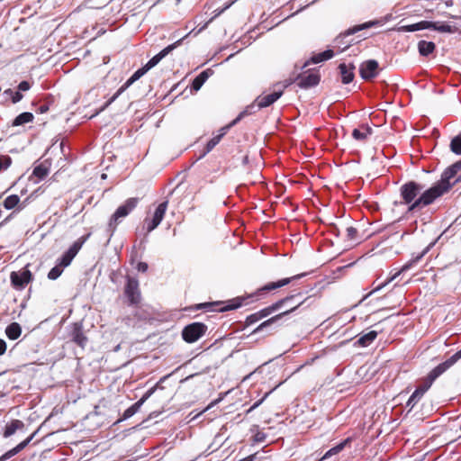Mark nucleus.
I'll list each match as a JSON object with an SVG mask.
<instances>
[{
    "label": "nucleus",
    "mask_w": 461,
    "mask_h": 461,
    "mask_svg": "<svg viewBox=\"0 0 461 461\" xmlns=\"http://www.w3.org/2000/svg\"><path fill=\"white\" fill-rule=\"evenodd\" d=\"M182 40H179L177 41H176L175 43L173 44H170L168 45L167 47H166L165 49H163L159 53H158L157 55H155L154 57H152L148 62L147 64L144 66L148 71L152 68L153 67H155L157 64H158V62L163 59L165 58L168 53H170L175 48H176L180 43H181Z\"/></svg>",
    "instance_id": "21"
},
{
    "label": "nucleus",
    "mask_w": 461,
    "mask_h": 461,
    "mask_svg": "<svg viewBox=\"0 0 461 461\" xmlns=\"http://www.w3.org/2000/svg\"><path fill=\"white\" fill-rule=\"evenodd\" d=\"M154 387L149 389L138 402L126 409L120 420H127L133 416L140 410V406L146 402V400L154 393Z\"/></svg>",
    "instance_id": "22"
},
{
    "label": "nucleus",
    "mask_w": 461,
    "mask_h": 461,
    "mask_svg": "<svg viewBox=\"0 0 461 461\" xmlns=\"http://www.w3.org/2000/svg\"><path fill=\"white\" fill-rule=\"evenodd\" d=\"M24 426L23 422L20 420H12L9 423L5 425V430L3 432V436L5 438H9L14 435L17 429H23Z\"/></svg>",
    "instance_id": "29"
},
{
    "label": "nucleus",
    "mask_w": 461,
    "mask_h": 461,
    "mask_svg": "<svg viewBox=\"0 0 461 461\" xmlns=\"http://www.w3.org/2000/svg\"><path fill=\"white\" fill-rule=\"evenodd\" d=\"M380 23L379 21H370V22H366V23H364L362 24H358V25H355L349 29H348L344 33H341L339 34L337 38H336V42L338 44H340L342 43L343 40L348 37V36H350V35H353L362 30H366V29H369L371 27H374L375 25H378Z\"/></svg>",
    "instance_id": "19"
},
{
    "label": "nucleus",
    "mask_w": 461,
    "mask_h": 461,
    "mask_svg": "<svg viewBox=\"0 0 461 461\" xmlns=\"http://www.w3.org/2000/svg\"><path fill=\"white\" fill-rule=\"evenodd\" d=\"M32 274L27 267L23 268V271H14L10 275L11 283L16 289H23L32 281Z\"/></svg>",
    "instance_id": "12"
},
{
    "label": "nucleus",
    "mask_w": 461,
    "mask_h": 461,
    "mask_svg": "<svg viewBox=\"0 0 461 461\" xmlns=\"http://www.w3.org/2000/svg\"><path fill=\"white\" fill-rule=\"evenodd\" d=\"M34 435H35V432L32 433L30 437H28L26 439H24L21 443H19L16 447L8 450L7 452H5L3 456H0V461H5V460L11 458L12 456H15L16 454H18L23 449H24L29 445V443L32 441Z\"/></svg>",
    "instance_id": "25"
},
{
    "label": "nucleus",
    "mask_w": 461,
    "mask_h": 461,
    "mask_svg": "<svg viewBox=\"0 0 461 461\" xmlns=\"http://www.w3.org/2000/svg\"><path fill=\"white\" fill-rule=\"evenodd\" d=\"M429 388V386L425 382L420 385L409 398L407 406L411 409L413 408Z\"/></svg>",
    "instance_id": "26"
},
{
    "label": "nucleus",
    "mask_w": 461,
    "mask_h": 461,
    "mask_svg": "<svg viewBox=\"0 0 461 461\" xmlns=\"http://www.w3.org/2000/svg\"><path fill=\"white\" fill-rule=\"evenodd\" d=\"M71 340L76 343L78 347L84 348L88 341L87 337L85 335L83 330V325L80 322L73 323L71 331Z\"/></svg>",
    "instance_id": "18"
},
{
    "label": "nucleus",
    "mask_w": 461,
    "mask_h": 461,
    "mask_svg": "<svg viewBox=\"0 0 461 461\" xmlns=\"http://www.w3.org/2000/svg\"><path fill=\"white\" fill-rule=\"evenodd\" d=\"M428 23L430 25L428 29H433V30L440 32H454V27L447 23H440V22H429V21H428Z\"/></svg>",
    "instance_id": "36"
},
{
    "label": "nucleus",
    "mask_w": 461,
    "mask_h": 461,
    "mask_svg": "<svg viewBox=\"0 0 461 461\" xmlns=\"http://www.w3.org/2000/svg\"><path fill=\"white\" fill-rule=\"evenodd\" d=\"M262 320L261 316L259 315L258 312H256L249 316L244 321L243 327L247 328L249 327Z\"/></svg>",
    "instance_id": "41"
},
{
    "label": "nucleus",
    "mask_w": 461,
    "mask_h": 461,
    "mask_svg": "<svg viewBox=\"0 0 461 461\" xmlns=\"http://www.w3.org/2000/svg\"><path fill=\"white\" fill-rule=\"evenodd\" d=\"M34 120V115L32 113L24 112L20 113L18 116L14 118L12 122V126H21L25 123L32 122Z\"/></svg>",
    "instance_id": "31"
},
{
    "label": "nucleus",
    "mask_w": 461,
    "mask_h": 461,
    "mask_svg": "<svg viewBox=\"0 0 461 461\" xmlns=\"http://www.w3.org/2000/svg\"><path fill=\"white\" fill-rule=\"evenodd\" d=\"M429 23L428 21H421L417 23L410 24V25H404L401 26L398 31L399 32H416L420 30L428 29L429 27Z\"/></svg>",
    "instance_id": "35"
},
{
    "label": "nucleus",
    "mask_w": 461,
    "mask_h": 461,
    "mask_svg": "<svg viewBox=\"0 0 461 461\" xmlns=\"http://www.w3.org/2000/svg\"><path fill=\"white\" fill-rule=\"evenodd\" d=\"M32 87V84L28 81H22L19 83L17 88L20 93L28 91Z\"/></svg>",
    "instance_id": "47"
},
{
    "label": "nucleus",
    "mask_w": 461,
    "mask_h": 461,
    "mask_svg": "<svg viewBox=\"0 0 461 461\" xmlns=\"http://www.w3.org/2000/svg\"><path fill=\"white\" fill-rule=\"evenodd\" d=\"M148 69L145 67L139 68L133 73V75L117 90V92L103 105L100 111L106 109L113 102H114L118 96L124 92L131 84L142 77Z\"/></svg>",
    "instance_id": "11"
},
{
    "label": "nucleus",
    "mask_w": 461,
    "mask_h": 461,
    "mask_svg": "<svg viewBox=\"0 0 461 461\" xmlns=\"http://www.w3.org/2000/svg\"><path fill=\"white\" fill-rule=\"evenodd\" d=\"M12 158L8 155L0 156V173L6 170L12 165Z\"/></svg>",
    "instance_id": "44"
},
{
    "label": "nucleus",
    "mask_w": 461,
    "mask_h": 461,
    "mask_svg": "<svg viewBox=\"0 0 461 461\" xmlns=\"http://www.w3.org/2000/svg\"><path fill=\"white\" fill-rule=\"evenodd\" d=\"M262 400L256 402L249 410L248 412L252 411L254 409H256Z\"/></svg>",
    "instance_id": "51"
},
{
    "label": "nucleus",
    "mask_w": 461,
    "mask_h": 461,
    "mask_svg": "<svg viewBox=\"0 0 461 461\" xmlns=\"http://www.w3.org/2000/svg\"><path fill=\"white\" fill-rule=\"evenodd\" d=\"M305 275H306L305 273H302V274H298V275H295V276H293L290 277L282 278L277 281L268 282L266 285H264L263 286L257 289V291L251 295V297L255 296V297L260 298L263 295H266L269 293H273L274 291L289 285L290 283H292L294 280L300 279L301 277L304 276Z\"/></svg>",
    "instance_id": "4"
},
{
    "label": "nucleus",
    "mask_w": 461,
    "mask_h": 461,
    "mask_svg": "<svg viewBox=\"0 0 461 461\" xmlns=\"http://www.w3.org/2000/svg\"><path fill=\"white\" fill-rule=\"evenodd\" d=\"M89 237L90 233H87L77 239L59 258V265L63 268L68 267Z\"/></svg>",
    "instance_id": "8"
},
{
    "label": "nucleus",
    "mask_w": 461,
    "mask_h": 461,
    "mask_svg": "<svg viewBox=\"0 0 461 461\" xmlns=\"http://www.w3.org/2000/svg\"><path fill=\"white\" fill-rule=\"evenodd\" d=\"M348 439H346L345 441L339 443V445H337L336 447L330 448L324 456V457H328V456H330L332 455H336L338 454L339 452H340L345 445L348 443Z\"/></svg>",
    "instance_id": "45"
},
{
    "label": "nucleus",
    "mask_w": 461,
    "mask_h": 461,
    "mask_svg": "<svg viewBox=\"0 0 461 461\" xmlns=\"http://www.w3.org/2000/svg\"><path fill=\"white\" fill-rule=\"evenodd\" d=\"M450 149L453 153L461 155V133L451 140Z\"/></svg>",
    "instance_id": "39"
},
{
    "label": "nucleus",
    "mask_w": 461,
    "mask_h": 461,
    "mask_svg": "<svg viewBox=\"0 0 461 461\" xmlns=\"http://www.w3.org/2000/svg\"><path fill=\"white\" fill-rule=\"evenodd\" d=\"M334 56V52L332 50H327L323 52L313 55L310 60L306 61L303 67V68L308 67L311 63L317 64L328 59H330Z\"/></svg>",
    "instance_id": "27"
},
{
    "label": "nucleus",
    "mask_w": 461,
    "mask_h": 461,
    "mask_svg": "<svg viewBox=\"0 0 461 461\" xmlns=\"http://www.w3.org/2000/svg\"><path fill=\"white\" fill-rule=\"evenodd\" d=\"M208 330L207 325L203 322H193L184 327L181 335L186 343H194L205 335Z\"/></svg>",
    "instance_id": "5"
},
{
    "label": "nucleus",
    "mask_w": 461,
    "mask_h": 461,
    "mask_svg": "<svg viewBox=\"0 0 461 461\" xmlns=\"http://www.w3.org/2000/svg\"><path fill=\"white\" fill-rule=\"evenodd\" d=\"M244 301H245V298H243V297H236L232 300L226 302V304L217 311L222 312L236 310V309L240 308V306H242Z\"/></svg>",
    "instance_id": "34"
},
{
    "label": "nucleus",
    "mask_w": 461,
    "mask_h": 461,
    "mask_svg": "<svg viewBox=\"0 0 461 461\" xmlns=\"http://www.w3.org/2000/svg\"><path fill=\"white\" fill-rule=\"evenodd\" d=\"M26 201H21L20 197L17 194H11L7 196L3 205L6 210H13L14 211L2 222H0V227L3 226L8 220L11 218L16 212H21L26 207Z\"/></svg>",
    "instance_id": "13"
},
{
    "label": "nucleus",
    "mask_w": 461,
    "mask_h": 461,
    "mask_svg": "<svg viewBox=\"0 0 461 461\" xmlns=\"http://www.w3.org/2000/svg\"><path fill=\"white\" fill-rule=\"evenodd\" d=\"M32 175L39 179H43L49 175V168L45 165L40 164L33 168Z\"/></svg>",
    "instance_id": "38"
},
{
    "label": "nucleus",
    "mask_w": 461,
    "mask_h": 461,
    "mask_svg": "<svg viewBox=\"0 0 461 461\" xmlns=\"http://www.w3.org/2000/svg\"><path fill=\"white\" fill-rule=\"evenodd\" d=\"M6 351V343L4 339H0V356L4 355Z\"/></svg>",
    "instance_id": "49"
},
{
    "label": "nucleus",
    "mask_w": 461,
    "mask_h": 461,
    "mask_svg": "<svg viewBox=\"0 0 461 461\" xmlns=\"http://www.w3.org/2000/svg\"><path fill=\"white\" fill-rule=\"evenodd\" d=\"M137 270L139 272L145 273L148 270V264L146 262H139L137 265Z\"/></svg>",
    "instance_id": "48"
},
{
    "label": "nucleus",
    "mask_w": 461,
    "mask_h": 461,
    "mask_svg": "<svg viewBox=\"0 0 461 461\" xmlns=\"http://www.w3.org/2000/svg\"><path fill=\"white\" fill-rule=\"evenodd\" d=\"M48 110H49V106L47 104H42L38 109L40 113H44L48 112Z\"/></svg>",
    "instance_id": "50"
},
{
    "label": "nucleus",
    "mask_w": 461,
    "mask_h": 461,
    "mask_svg": "<svg viewBox=\"0 0 461 461\" xmlns=\"http://www.w3.org/2000/svg\"><path fill=\"white\" fill-rule=\"evenodd\" d=\"M459 359H461V349L447 358L443 363L433 368L427 375L425 379V383L430 387L432 383L442 375L447 369L452 366L455 363H456Z\"/></svg>",
    "instance_id": "6"
},
{
    "label": "nucleus",
    "mask_w": 461,
    "mask_h": 461,
    "mask_svg": "<svg viewBox=\"0 0 461 461\" xmlns=\"http://www.w3.org/2000/svg\"><path fill=\"white\" fill-rule=\"evenodd\" d=\"M379 65L375 59L363 62L359 67L360 77L366 81L372 80L378 75Z\"/></svg>",
    "instance_id": "15"
},
{
    "label": "nucleus",
    "mask_w": 461,
    "mask_h": 461,
    "mask_svg": "<svg viewBox=\"0 0 461 461\" xmlns=\"http://www.w3.org/2000/svg\"><path fill=\"white\" fill-rule=\"evenodd\" d=\"M226 8H227V7H225V8L221 9V11H219L215 16H217V15L221 14V13H223V11H224Z\"/></svg>",
    "instance_id": "53"
},
{
    "label": "nucleus",
    "mask_w": 461,
    "mask_h": 461,
    "mask_svg": "<svg viewBox=\"0 0 461 461\" xmlns=\"http://www.w3.org/2000/svg\"><path fill=\"white\" fill-rule=\"evenodd\" d=\"M350 44L346 45V47H343L342 50H346Z\"/></svg>",
    "instance_id": "54"
},
{
    "label": "nucleus",
    "mask_w": 461,
    "mask_h": 461,
    "mask_svg": "<svg viewBox=\"0 0 461 461\" xmlns=\"http://www.w3.org/2000/svg\"><path fill=\"white\" fill-rule=\"evenodd\" d=\"M422 188L423 187L420 184L414 181L407 182L406 184L401 186V196L402 197L404 203L410 204L411 206L415 201H417L420 198L418 197L416 199L418 194H420Z\"/></svg>",
    "instance_id": "9"
},
{
    "label": "nucleus",
    "mask_w": 461,
    "mask_h": 461,
    "mask_svg": "<svg viewBox=\"0 0 461 461\" xmlns=\"http://www.w3.org/2000/svg\"><path fill=\"white\" fill-rule=\"evenodd\" d=\"M5 334L9 339H17L22 334V328L18 322H12L5 329Z\"/></svg>",
    "instance_id": "30"
},
{
    "label": "nucleus",
    "mask_w": 461,
    "mask_h": 461,
    "mask_svg": "<svg viewBox=\"0 0 461 461\" xmlns=\"http://www.w3.org/2000/svg\"><path fill=\"white\" fill-rule=\"evenodd\" d=\"M283 91L273 92L266 95H260L256 99L258 108H265L274 104L281 95Z\"/></svg>",
    "instance_id": "24"
},
{
    "label": "nucleus",
    "mask_w": 461,
    "mask_h": 461,
    "mask_svg": "<svg viewBox=\"0 0 461 461\" xmlns=\"http://www.w3.org/2000/svg\"><path fill=\"white\" fill-rule=\"evenodd\" d=\"M62 272L63 267L58 264L50 270V272L48 273V278L50 280H56L61 276Z\"/></svg>",
    "instance_id": "42"
},
{
    "label": "nucleus",
    "mask_w": 461,
    "mask_h": 461,
    "mask_svg": "<svg viewBox=\"0 0 461 461\" xmlns=\"http://www.w3.org/2000/svg\"><path fill=\"white\" fill-rule=\"evenodd\" d=\"M247 114V112L244 111L239 114V116L234 119L230 123L222 127L220 131L221 133L212 138L205 146V152H210L221 140V138L227 133V131L235 124L238 123Z\"/></svg>",
    "instance_id": "16"
},
{
    "label": "nucleus",
    "mask_w": 461,
    "mask_h": 461,
    "mask_svg": "<svg viewBox=\"0 0 461 461\" xmlns=\"http://www.w3.org/2000/svg\"><path fill=\"white\" fill-rule=\"evenodd\" d=\"M373 131L367 125H361L359 128L354 129L352 131V137L358 141H366L367 138L372 134Z\"/></svg>",
    "instance_id": "28"
},
{
    "label": "nucleus",
    "mask_w": 461,
    "mask_h": 461,
    "mask_svg": "<svg viewBox=\"0 0 461 461\" xmlns=\"http://www.w3.org/2000/svg\"><path fill=\"white\" fill-rule=\"evenodd\" d=\"M249 162V157L248 156H244L243 158V163L244 164H247Z\"/></svg>",
    "instance_id": "52"
},
{
    "label": "nucleus",
    "mask_w": 461,
    "mask_h": 461,
    "mask_svg": "<svg viewBox=\"0 0 461 461\" xmlns=\"http://www.w3.org/2000/svg\"><path fill=\"white\" fill-rule=\"evenodd\" d=\"M222 303L221 302H213V303H198V304H195L193 309H195V310H201V309H206V310H211L212 309L213 307L215 306H218L220 304H221Z\"/></svg>",
    "instance_id": "46"
},
{
    "label": "nucleus",
    "mask_w": 461,
    "mask_h": 461,
    "mask_svg": "<svg viewBox=\"0 0 461 461\" xmlns=\"http://www.w3.org/2000/svg\"><path fill=\"white\" fill-rule=\"evenodd\" d=\"M436 49V45L432 41H420L418 43V50L421 56H429Z\"/></svg>",
    "instance_id": "33"
},
{
    "label": "nucleus",
    "mask_w": 461,
    "mask_h": 461,
    "mask_svg": "<svg viewBox=\"0 0 461 461\" xmlns=\"http://www.w3.org/2000/svg\"><path fill=\"white\" fill-rule=\"evenodd\" d=\"M209 77L207 71L201 72L197 77H195L192 82L191 87L194 91H198L202 86L204 84V82Z\"/></svg>",
    "instance_id": "37"
},
{
    "label": "nucleus",
    "mask_w": 461,
    "mask_h": 461,
    "mask_svg": "<svg viewBox=\"0 0 461 461\" xmlns=\"http://www.w3.org/2000/svg\"><path fill=\"white\" fill-rule=\"evenodd\" d=\"M461 170V160L448 167L441 175V178L434 185L424 191L420 198L409 206V212H415L431 204L436 199L447 193L452 186L461 181V177H456Z\"/></svg>",
    "instance_id": "1"
},
{
    "label": "nucleus",
    "mask_w": 461,
    "mask_h": 461,
    "mask_svg": "<svg viewBox=\"0 0 461 461\" xmlns=\"http://www.w3.org/2000/svg\"><path fill=\"white\" fill-rule=\"evenodd\" d=\"M427 252V249H425L424 251H422L420 255H418L417 257L411 258L409 262H407L406 264H404L402 268L396 272L393 276H391L389 279H387V281L385 283H383L381 285H378L374 290L373 292L375 291H377V290H380L383 286H384L387 283L394 280L402 272H405L407 270H409L414 264H416L418 261H420L423 256L425 255V253Z\"/></svg>",
    "instance_id": "23"
},
{
    "label": "nucleus",
    "mask_w": 461,
    "mask_h": 461,
    "mask_svg": "<svg viewBox=\"0 0 461 461\" xmlns=\"http://www.w3.org/2000/svg\"><path fill=\"white\" fill-rule=\"evenodd\" d=\"M124 303L128 306L139 307L142 301L139 280L136 277L126 276L123 287Z\"/></svg>",
    "instance_id": "2"
},
{
    "label": "nucleus",
    "mask_w": 461,
    "mask_h": 461,
    "mask_svg": "<svg viewBox=\"0 0 461 461\" xmlns=\"http://www.w3.org/2000/svg\"><path fill=\"white\" fill-rule=\"evenodd\" d=\"M167 205H168L167 201H165V202L159 203L154 212L152 219L145 220L148 232H151L160 224V222L162 221V220L165 216V213L167 212Z\"/></svg>",
    "instance_id": "14"
},
{
    "label": "nucleus",
    "mask_w": 461,
    "mask_h": 461,
    "mask_svg": "<svg viewBox=\"0 0 461 461\" xmlns=\"http://www.w3.org/2000/svg\"><path fill=\"white\" fill-rule=\"evenodd\" d=\"M4 95L10 96L13 104H17L23 98L22 93H20L19 91H14L11 88L5 89L4 91Z\"/></svg>",
    "instance_id": "40"
},
{
    "label": "nucleus",
    "mask_w": 461,
    "mask_h": 461,
    "mask_svg": "<svg viewBox=\"0 0 461 461\" xmlns=\"http://www.w3.org/2000/svg\"><path fill=\"white\" fill-rule=\"evenodd\" d=\"M346 236L348 240L356 242L358 240V231L356 228L350 226L346 229Z\"/></svg>",
    "instance_id": "43"
},
{
    "label": "nucleus",
    "mask_w": 461,
    "mask_h": 461,
    "mask_svg": "<svg viewBox=\"0 0 461 461\" xmlns=\"http://www.w3.org/2000/svg\"><path fill=\"white\" fill-rule=\"evenodd\" d=\"M307 301V299L302 301L301 303H299L298 304H296L295 306L286 310V311H284L278 314H276L274 316H272L271 318L264 321L263 322H261L256 329H254L252 330V332L250 334H256V333H258L260 331H263L270 327H272L274 324H276L277 321H279L280 320H282L285 316L290 314L291 312H294V311H296L300 306H302L305 302Z\"/></svg>",
    "instance_id": "10"
},
{
    "label": "nucleus",
    "mask_w": 461,
    "mask_h": 461,
    "mask_svg": "<svg viewBox=\"0 0 461 461\" xmlns=\"http://www.w3.org/2000/svg\"><path fill=\"white\" fill-rule=\"evenodd\" d=\"M377 337V332L375 330H371L362 336L355 343L359 347H367L369 346Z\"/></svg>",
    "instance_id": "32"
},
{
    "label": "nucleus",
    "mask_w": 461,
    "mask_h": 461,
    "mask_svg": "<svg viewBox=\"0 0 461 461\" xmlns=\"http://www.w3.org/2000/svg\"><path fill=\"white\" fill-rule=\"evenodd\" d=\"M356 67L354 64L349 63H340L338 67V70L340 76L341 83L344 85L351 83L355 78V70Z\"/></svg>",
    "instance_id": "20"
},
{
    "label": "nucleus",
    "mask_w": 461,
    "mask_h": 461,
    "mask_svg": "<svg viewBox=\"0 0 461 461\" xmlns=\"http://www.w3.org/2000/svg\"><path fill=\"white\" fill-rule=\"evenodd\" d=\"M295 296V294L287 295L272 303L271 305H268L258 312L263 320L271 315L272 313H274L275 312L280 310L284 305H285L288 302L292 301Z\"/></svg>",
    "instance_id": "17"
},
{
    "label": "nucleus",
    "mask_w": 461,
    "mask_h": 461,
    "mask_svg": "<svg viewBox=\"0 0 461 461\" xmlns=\"http://www.w3.org/2000/svg\"><path fill=\"white\" fill-rule=\"evenodd\" d=\"M139 198L131 197L128 198L122 205H120L116 211L112 214L109 222L108 229L111 232H113L118 224L127 217L138 205Z\"/></svg>",
    "instance_id": "3"
},
{
    "label": "nucleus",
    "mask_w": 461,
    "mask_h": 461,
    "mask_svg": "<svg viewBox=\"0 0 461 461\" xmlns=\"http://www.w3.org/2000/svg\"><path fill=\"white\" fill-rule=\"evenodd\" d=\"M321 81V75L316 69H307L300 73L295 82L300 88H310L317 86Z\"/></svg>",
    "instance_id": "7"
}]
</instances>
